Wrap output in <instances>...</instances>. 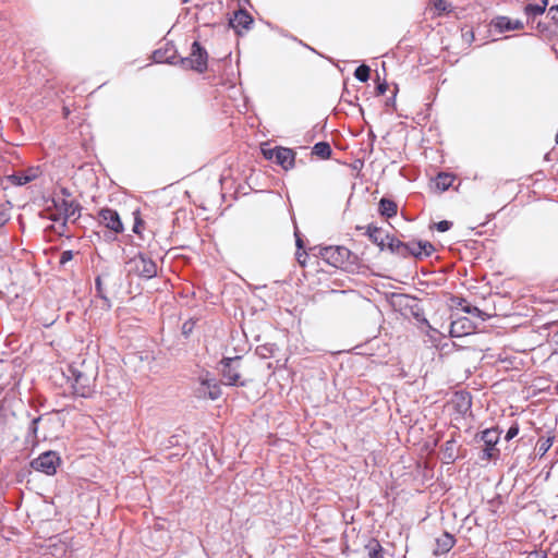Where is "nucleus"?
<instances>
[{
	"label": "nucleus",
	"instance_id": "obj_1",
	"mask_svg": "<svg viewBox=\"0 0 558 558\" xmlns=\"http://www.w3.org/2000/svg\"><path fill=\"white\" fill-rule=\"evenodd\" d=\"M319 256L329 265L343 269H348L350 266L354 265L356 260V256L344 246L322 247L319 250Z\"/></svg>",
	"mask_w": 558,
	"mask_h": 558
},
{
	"label": "nucleus",
	"instance_id": "obj_2",
	"mask_svg": "<svg viewBox=\"0 0 558 558\" xmlns=\"http://www.w3.org/2000/svg\"><path fill=\"white\" fill-rule=\"evenodd\" d=\"M125 271L129 276L150 279L157 275V265L151 258L136 254L125 263Z\"/></svg>",
	"mask_w": 558,
	"mask_h": 558
},
{
	"label": "nucleus",
	"instance_id": "obj_3",
	"mask_svg": "<svg viewBox=\"0 0 558 558\" xmlns=\"http://www.w3.org/2000/svg\"><path fill=\"white\" fill-rule=\"evenodd\" d=\"M84 368V364L81 367L70 366V377L72 378V387L77 396L83 398L90 397L94 392L95 378L93 374H88Z\"/></svg>",
	"mask_w": 558,
	"mask_h": 558
},
{
	"label": "nucleus",
	"instance_id": "obj_4",
	"mask_svg": "<svg viewBox=\"0 0 558 558\" xmlns=\"http://www.w3.org/2000/svg\"><path fill=\"white\" fill-rule=\"evenodd\" d=\"M241 357H226L221 361V375L225 385L228 386H245V381H241L240 375Z\"/></svg>",
	"mask_w": 558,
	"mask_h": 558
},
{
	"label": "nucleus",
	"instance_id": "obj_5",
	"mask_svg": "<svg viewBox=\"0 0 558 558\" xmlns=\"http://www.w3.org/2000/svg\"><path fill=\"white\" fill-rule=\"evenodd\" d=\"M52 205L57 211L56 215H51L52 220H59L63 218L64 220L68 219H75L78 217V204L74 203L73 201L66 199L64 197H54L52 199Z\"/></svg>",
	"mask_w": 558,
	"mask_h": 558
},
{
	"label": "nucleus",
	"instance_id": "obj_6",
	"mask_svg": "<svg viewBox=\"0 0 558 558\" xmlns=\"http://www.w3.org/2000/svg\"><path fill=\"white\" fill-rule=\"evenodd\" d=\"M181 63L184 68L203 72L207 69V52L197 41H194L190 56L187 58H183Z\"/></svg>",
	"mask_w": 558,
	"mask_h": 558
},
{
	"label": "nucleus",
	"instance_id": "obj_7",
	"mask_svg": "<svg viewBox=\"0 0 558 558\" xmlns=\"http://www.w3.org/2000/svg\"><path fill=\"white\" fill-rule=\"evenodd\" d=\"M59 463V456L54 451H47L32 461V468L47 475H53L57 472Z\"/></svg>",
	"mask_w": 558,
	"mask_h": 558
},
{
	"label": "nucleus",
	"instance_id": "obj_8",
	"mask_svg": "<svg viewBox=\"0 0 558 558\" xmlns=\"http://www.w3.org/2000/svg\"><path fill=\"white\" fill-rule=\"evenodd\" d=\"M263 153L267 159L275 160L284 170L291 169L294 166L295 154L290 148L278 147L263 149Z\"/></svg>",
	"mask_w": 558,
	"mask_h": 558
},
{
	"label": "nucleus",
	"instance_id": "obj_9",
	"mask_svg": "<svg viewBox=\"0 0 558 558\" xmlns=\"http://www.w3.org/2000/svg\"><path fill=\"white\" fill-rule=\"evenodd\" d=\"M99 220L106 228L116 233L123 231V225L121 222L120 216L113 209L102 208L99 211Z\"/></svg>",
	"mask_w": 558,
	"mask_h": 558
},
{
	"label": "nucleus",
	"instance_id": "obj_10",
	"mask_svg": "<svg viewBox=\"0 0 558 558\" xmlns=\"http://www.w3.org/2000/svg\"><path fill=\"white\" fill-rule=\"evenodd\" d=\"M221 396V388L214 379H203L196 389V397L202 399L217 400Z\"/></svg>",
	"mask_w": 558,
	"mask_h": 558
},
{
	"label": "nucleus",
	"instance_id": "obj_11",
	"mask_svg": "<svg viewBox=\"0 0 558 558\" xmlns=\"http://www.w3.org/2000/svg\"><path fill=\"white\" fill-rule=\"evenodd\" d=\"M493 26L500 33L510 31H520L524 28V24L520 20H512L508 16H497L492 22Z\"/></svg>",
	"mask_w": 558,
	"mask_h": 558
},
{
	"label": "nucleus",
	"instance_id": "obj_12",
	"mask_svg": "<svg viewBox=\"0 0 558 558\" xmlns=\"http://www.w3.org/2000/svg\"><path fill=\"white\" fill-rule=\"evenodd\" d=\"M40 174V169L38 167L28 168L25 171L16 172L9 177L10 181L15 185H24L27 184L35 179H37Z\"/></svg>",
	"mask_w": 558,
	"mask_h": 558
},
{
	"label": "nucleus",
	"instance_id": "obj_13",
	"mask_svg": "<svg viewBox=\"0 0 558 558\" xmlns=\"http://www.w3.org/2000/svg\"><path fill=\"white\" fill-rule=\"evenodd\" d=\"M456 544L453 535L444 532L439 537L436 538V547L434 549L435 555H444L448 553Z\"/></svg>",
	"mask_w": 558,
	"mask_h": 558
},
{
	"label": "nucleus",
	"instance_id": "obj_14",
	"mask_svg": "<svg viewBox=\"0 0 558 558\" xmlns=\"http://www.w3.org/2000/svg\"><path fill=\"white\" fill-rule=\"evenodd\" d=\"M252 23V16L244 10L236 11L233 17L230 20V25L236 31L240 28L248 29Z\"/></svg>",
	"mask_w": 558,
	"mask_h": 558
},
{
	"label": "nucleus",
	"instance_id": "obj_15",
	"mask_svg": "<svg viewBox=\"0 0 558 558\" xmlns=\"http://www.w3.org/2000/svg\"><path fill=\"white\" fill-rule=\"evenodd\" d=\"M470 328V322L466 318H461L451 323L450 335L452 337H461L466 335Z\"/></svg>",
	"mask_w": 558,
	"mask_h": 558
},
{
	"label": "nucleus",
	"instance_id": "obj_16",
	"mask_svg": "<svg viewBox=\"0 0 558 558\" xmlns=\"http://www.w3.org/2000/svg\"><path fill=\"white\" fill-rule=\"evenodd\" d=\"M367 234L371 239V241L375 244H377L381 250L386 247V238L387 235L384 230L377 227H368Z\"/></svg>",
	"mask_w": 558,
	"mask_h": 558
},
{
	"label": "nucleus",
	"instance_id": "obj_17",
	"mask_svg": "<svg viewBox=\"0 0 558 558\" xmlns=\"http://www.w3.org/2000/svg\"><path fill=\"white\" fill-rule=\"evenodd\" d=\"M397 204L393 201L381 198L379 202V211L386 217H392L397 214Z\"/></svg>",
	"mask_w": 558,
	"mask_h": 558
},
{
	"label": "nucleus",
	"instance_id": "obj_18",
	"mask_svg": "<svg viewBox=\"0 0 558 558\" xmlns=\"http://www.w3.org/2000/svg\"><path fill=\"white\" fill-rule=\"evenodd\" d=\"M385 238L386 246L390 250V252L404 255V248L408 247L405 246V243L390 235H385Z\"/></svg>",
	"mask_w": 558,
	"mask_h": 558
},
{
	"label": "nucleus",
	"instance_id": "obj_19",
	"mask_svg": "<svg viewBox=\"0 0 558 558\" xmlns=\"http://www.w3.org/2000/svg\"><path fill=\"white\" fill-rule=\"evenodd\" d=\"M481 439L484 441L485 446L495 448L499 439V433L495 428L485 429L482 433Z\"/></svg>",
	"mask_w": 558,
	"mask_h": 558
},
{
	"label": "nucleus",
	"instance_id": "obj_20",
	"mask_svg": "<svg viewBox=\"0 0 558 558\" xmlns=\"http://www.w3.org/2000/svg\"><path fill=\"white\" fill-rule=\"evenodd\" d=\"M547 4H548V0H543L542 3H539V4H527L524 8V13L529 17H535V16L542 15L546 10Z\"/></svg>",
	"mask_w": 558,
	"mask_h": 558
},
{
	"label": "nucleus",
	"instance_id": "obj_21",
	"mask_svg": "<svg viewBox=\"0 0 558 558\" xmlns=\"http://www.w3.org/2000/svg\"><path fill=\"white\" fill-rule=\"evenodd\" d=\"M313 154L318 156V157H320V158H323V159H327L331 155V147L326 142H319V143L314 145Z\"/></svg>",
	"mask_w": 558,
	"mask_h": 558
},
{
	"label": "nucleus",
	"instance_id": "obj_22",
	"mask_svg": "<svg viewBox=\"0 0 558 558\" xmlns=\"http://www.w3.org/2000/svg\"><path fill=\"white\" fill-rule=\"evenodd\" d=\"M453 182V177L449 173H439L436 179V185L438 189L446 191L451 186Z\"/></svg>",
	"mask_w": 558,
	"mask_h": 558
},
{
	"label": "nucleus",
	"instance_id": "obj_23",
	"mask_svg": "<svg viewBox=\"0 0 558 558\" xmlns=\"http://www.w3.org/2000/svg\"><path fill=\"white\" fill-rule=\"evenodd\" d=\"M369 73H371L369 66L362 64L355 69L354 76L360 82H367L369 78Z\"/></svg>",
	"mask_w": 558,
	"mask_h": 558
},
{
	"label": "nucleus",
	"instance_id": "obj_24",
	"mask_svg": "<svg viewBox=\"0 0 558 558\" xmlns=\"http://www.w3.org/2000/svg\"><path fill=\"white\" fill-rule=\"evenodd\" d=\"M368 558H384L383 548L377 542L371 543L368 546Z\"/></svg>",
	"mask_w": 558,
	"mask_h": 558
},
{
	"label": "nucleus",
	"instance_id": "obj_25",
	"mask_svg": "<svg viewBox=\"0 0 558 558\" xmlns=\"http://www.w3.org/2000/svg\"><path fill=\"white\" fill-rule=\"evenodd\" d=\"M10 220V206L8 204H0V227L4 226Z\"/></svg>",
	"mask_w": 558,
	"mask_h": 558
},
{
	"label": "nucleus",
	"instance_id": "obj_26",
	"mask_svg": "<svg viewBox=\"0 0 558 558\" xmlns=\"http://www.w3.org/2000/svg\"><path fill=\"white\" fill-rule=\"evenodd\" d=\"M416 246L417 251L421 250V254L425 256H429L434 251L433 245L427 241H418L416 242Z\"/></svg>",
	"mask_w": 558,
	"mask_h": 558
},
{
	"label": "nucleus",
	"instance_id": "obj_27",
	"mask_svg": "<svg viewBox=\"0 0 558 558\" xmlns=\"http://www.w3.org/2000/svg\"><path fill=\"white\" fill-rule=\"evenodd\" d=\"M553 445V438L548 437L546 439H539L538 442H537V449H538V452L543 456L545 454L548 449L551 447Z\"/></svg>",
	"mask_w": 558,
	"mask_h": 558
},
{
	"label": "nucleus",
	"instance_id": "obj_28",
	"mask_svg": "<svg viewBox=\"0 0 558 558\" xmlns=\"http://www.w3.org/2000/svg\"><path fill=\"white\" fill-rule=\"evenodd\" d=\"M407 248H404V255H412L415 257L422 256L421 250L417 251L416 242L405 243Z\"/></svg>",
	"mask_w": 558,
	"mask_h": 558
},
{
	"label": "nucleus",
	"instance_id": "obj_29",
	"mask_svg": "<svg viewBox=\"0 0 558 558\" xmlns=\"http://www.w3.org/2000/svg\"><path fill=\"white\" fill-rule=\"evenodd\" d=\"M41 421H43L41 417H37L31 422L29 432H31V435L33 436V441L38 440L37 432H38V425L41 423Z\"/></svg>",
	"mask_w": 558,
	"mask_h": 558
},
{
	"label": "nucleus",
	"instance_id": "obj_30",
	"mask_svg": "<svg viewBox=\"0 0 558 558\" xmlns=\"http://www.w3.org/2000/svg\"><path fill=\"white\" fill-rule=\"evenodd\" d=\"M463 311L473 315V316H477V317H481L483 320L486 319L487 315L484 314L480 308L475 307V306H466V307H463Z\"/></svg>",
	"mask_w": 558,
	"mask_h": 558
},
{
	"label": "nucleus",
	"instance_id": "obj_31",
	"mask_svg": "<svg viewBox=\"0 0 558 558\" xmlns=\"http://www.w3.org/2000/svg\"><path fill=\"white\" fill-rule=\"evenodd\" d=\"M108 277H109V274H104L102 276H98L95 281L96 290L101 298H105L104 290H102V280Z\"/></svg>",
	"mask_w": 558,
	"mask_h": 558
},
{
	"label": "nucleus",
	"instance_id": "obj_32",
	"mask_svg": "<svg viewBox=\"0 0 558 558\" xmlns=\"http://www.w3.org/2000/svg\"><path fill=\"white\" fill-rule=\"evenodd\" d=\"M452 226V222L451 221H448V220H442V221H439L437 225H436V229L440 232H445V231H448Z\"/></svg>",
	"mask_w": 558,
	"mask_h": 558
},
{
	"label": "nucleus",
	"instance_id": "obj_33",
	"mask_svg": "<svg viewBox=\"0 0 558 558\" xmlns=\"http://www.w3.org/2000/svg\"><path fill=\"white\" fill-rule=\"evenodd\" d=\"M518 434H519V426L517 424H514L508 429V432L506 434V439L510 440V439L514 438Z\"/></svg>",
	"mask_w": 558,
	"mask_h": 558
},
{
	"label": "nucleus",
	"instance_id": "obj_34",
	"mask_svg": "<svg viewBox=\"0 0 558 558\" xmlns=\"http://www.w3.org/2000/svg\"><path fill=\"white\" fill-rule=\"evenodd\" d=\"M73 258V252L72 251H64L61 253L60 256V264L64 265L68 262H70Z\"/></svg>",
	"mask_w": 558,
	"mask_h": 558
},
{
	"label": "nucleus",
	"instance_id": "obj_35",
	"mask_svg": "<svg viewBox=\"0 0 558 558\" xmlns=\"http://www.w3.org/2000/svg\"><path fill=\"white\" fill-rule=\"evenodd\" d=\"M296 260L301 266H305L307 254L304 251H298L296 254Z\"/></svg>",
	"mask_w": 558,
	"mask_h": 558
},
{
	"label": "nucleus",
	"instance_id": "obj_36",
	"mask_svg": "<svg viewBox=\"0 0 558 558\" xmlns=\"http://www.w3.org/2000/svg\"><path fill=\"white\" fill-rule=\"evenodd\" d=\"M548 14L550 15L551 20L558 24V5H554L548 10Z\"/></svg>",
	"mask_w": 558,
	"mask_h": 558
},
{
	"label": "nucleus",
	"instance_id": "obj_37",
	"mask_svg": "<svg viewBox=\"0 0 558 558\" xmlns=\"http://www.w3.org/2000/svg\"><path fill=\"white\" fill-rule=\"evenodd\" d=\"M459 398L461 399V404H459L460 408L464 409V410H468L470 408V405H471L470 399L468 397L463 396V395H461Z\"/></svg>",
	"mask_w": 558,
	"mask_h": 558
},
{
	"label": "nucleus",
	"instance_id": "obj_38",
	"mask_svg": "<svg viewBox=\"0 0 558 558\" xmlns=\"http://www.w3.org/2000/svg\"><path fill=\"white\" fill-rule=\"evenodd\" d=\"M154 59H155L156 62H163V61H169L170 57L163 58L161 56L160 51H155L154 52Z\"/></svg>",
	"mask_w": 558,
	"mask_h": 558
},
{
	"label": "nucleus",
	"instance_id": "obj_39",
	"mask_svg": "<svg viewBox=\"0 0 558 558\" xmlns=\"http://www.w3.org/2000/svg\"><path fill=\"white\" fill-rule=\"evenodd\" d=\"M494 450H495V448H492V447H487V446H486V448L484 449V456H483V457H484L485 459H490V458H493V456H494V453H493V452H494Z\"/></svg>",
	"mask_w": 558,
	"mask_h": 558
},
{
	"label": "nucleus",
	"instance_id": "obj_40",
	"mask_svg": "<svg viewBox=\"0 0 558 558\" xmlns=\"http://www.w3.org/2000/svg\"><path fill=\"white\" fill-rule=\"evenodd\" d=\"M387 87L388 86L386 83L378 84V86L376 87L378 95H384L387 90Z\"/></svg>",
	"mask_w": 558,
	"mask_h": 558
},
{
	"label": "nucleus",
	"instance_id": "obj_41",
	"mask_svg": "<svg viewBox=\"0 0 558 558\" xmlns=\"http://www.w3.org/2000/svg\"><path fill=\"white\" fill-rule=\"evenodd\" d=\"M296 246L298 251H301L303 248V241L299 236L296 238Z\"/></svg>",
	"mask_w": 558,
	"mask_h": 558
},
{
	"label": "nucleus",
	"instance_id": "obj_42",
	"mask_svg": "<svg viewBox=\"0 0 558 558\" xmlns=\"http://www.w3.org/2000/svg\"><path fill=\"white\" fill-rule=\"evenodd\" d=\"M553 340L558 345V330L553 335Z\"/></svg>",
	"mask_w": 558,
	"mask_h": 558
}]
</instances>
